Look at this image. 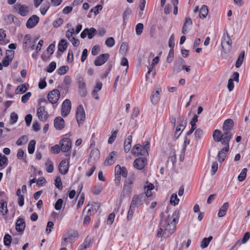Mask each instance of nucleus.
Segmentation results:
<instances>
[{"label": "nucleus", "instance_id": "nucleus-1", "mask_svg": "<svg viewBox=\"0 0 250 250\" xmlns=\"http://www.w3.org/2000/svg\"><path fill=\"white\" fill-rule=\"evenodd\" d=\"M163 215L164 213L162 212L160 214L161 219L160 228L157 230V236L167 238L174 232L176 229L179 218V211L176 210L173 213L171 216L168 215L165 218H162Z\"/></svg>", "mask_w": 250, "mask_h": 250}, {"label": "nucleus", "instance_id": "nucleus-2", "mask_svg": "<svg viewBox=\"0 0 250 250\" xmlns=\"http://www.w3.org/2000/svg\"><path fill=\"white\" fill-rule=\"evenodd\" d=\"M149 148V142L146 141L144 146L140 144H136L135 145L132 150L131 153L133 155H141V156H147L148 155V149Z\"/></svg>", "mask_w": 250, "mask_h": 250}, {"label": "nucleus", "instance_id": "nucleus-3", "mask_svg": "<svg viewBox=\"0 0 250 250\" xmlns=\"http://www.w3.org/2000/svg\"><path fill=\"white\" fill-rule=\"evenodd\" d=\"M213 138L215 142H220L222 145L229 144L230 140V136L227 132L222 134V132L219 129L213 131Z\"/></svg>", "mask_w": 250, "mask_h": 250}, {"label": "nucleus", "instance_id": "nucleus-4", "mask_svg": "<svg viewBox=\"0 0 250 250\" xmlns=\"http://www.w3.org/2000/svg\"><path fill=\"white\" fill-rule=\"evenodd\" d=\"M232 41L227 30L224 31L221 40V47L224 53L230 52L232 47Z\"/></svg>", "mask_w": 250, "mask_h": 250}, {"label": "nucleus", "instance_id": "nucleus-5", "mask_svg": "<svg viewBox=\"0 0 250 250\" xmlns=\"http://www.w3.org/2000/svg\"><path fill=\"white\" fill-rule=\"evenodd\" d=\"M13 10L15 12L23 17L28 15L29 12L28 6L19 3H17L13 6Z\"/></svg>", "mask_w": 250, "mask_h": 250}, {"label": "nucleus", "instance_id": "nucleus-6", "mask_svg": "<svg viewBox=\"0 0 250 250\" xmlns=\"http://www.w3.org/2000/svg\"><path fill=\"white\" fill-rule=\"evenodd\" d=\"M135 179L134 174H132L131 176H129L128 179H127L125 183L123 188L124 196L125 194L130 195L132 191L131 185L133 184V181Z\"/></svg>", "mask_w": 250, "mask_h": 250}, {"label": "nucleus", "instance_id": "nucleus-7", "mask_svg": "<svg viewBox=\"0 0 250 250\" xmlns=\"http://www.w3.org/2000/svg\"><path fill=\"white\" fill-rule=\"evenodd\" d=\"M76 118L79 126L83 125L85 118V112L82 105H79L77 108Z\"/></svg>", "mask_w": 250, "mask_h": 250}, {"label": "nucleus", "instance_id": "nucleus-8", "mask_svg": "<svg viewBox=\"0 0 250 250\" xmlns=\"http://www.w3.org/2000/svg\"><path fill=\"white\" fill-rule=\"evenodd\" d=\"M146 199V195L144 193H141L139 195H135L131 203V207L135 208L139 207L143 204Z\"/></svg>", "mask_w": 250, "mask_h": 250}, {"label": "nucleus", "instance_id": "nucleus-9", "mask_svg": "<svg viewBox=\"0 0 250 250\" xmlns=\"http://www.w3.org/2000/svg\"><path fill=\"white\" fill-rule=\"evenodd\" d=\"M60 98V92L58 89H53L50 91L47 95V99L52 104H56Z\"/></svg>", "mask_w": 250, "mask_h": 250}, {"label": "nucleus", "instance_id": "nucleus-10", "mask_svg": "<svg viewBox=\"0 0 250 250\" xmlns=\"http://www.w3.org/2000/svg\"><path fill=\"white\" fill-rule=\"evenodd\" d=\"M71 108V102L69 99L65 100L62 104L61 114L63 117H66L70 112Z\"/></svg>", "mask_w": 250, "mask_h": 250}, {"label": "nucleus", "instance_id": "nucleus-11", "mask_svg": "<svg viewBox=\"0 0 250 250\" xmlns=\"http://www.w3.org/2000/svg\"><path fill=\"white\" fill-rule=\"evenodd\" d=\"M233 126V122L232 120L228 119L225 121L223 126V130L224 133L227 132L229 136H230V140L232 138V134L230 132L231 130L232 129Z\"/></svg>", "mask_w": 250, "mask_h": 250}, {"label": "nucleus", "instance_id": "nucleus-12", "mask_svg": "<svg viewBox=\"0 0 250 250\" xmlns=\"http://www.w3.org/2000/svg\"><path fill=\"white\" fill-rule=\"evenodd\" d=\"M37 114L39 119L42 122H46L49 117L48 112L44 106H40L37 109Z\"/></svg>", "mask_w": 250, "mask_h": 250}, {"label": "nucleus", "instance_id": "nucleus-13", "mask_svg": "<svg viewBox=\"0 0 250 250\" xmlns=\"http://www.w3.org/2000/svg\"><path fill=\"white\" fill-rule=\"evenodd\" d=\"M60 144L61 151L64 152L68 151L71 147V141L69 138H63Z\"/></svg>", "mask_w": 250, "mask_h": 250}, {"label": "nucleus", "instance_id": "nucleus-14", "mask_svg": "<svg viewBox=\"0 0 250 250\" xmlns=\"http://www.w3.org/2000/svg\"><path fill=\"white\" fill-rule=\"evenodd\" d=\"M147 165V159L146 158H139L135 159L133 162L134 167L138 169H143Z\"/></svg>", "mask_w": 250, "mask_h": 250}, {"label": "nucleus", "instance_id": "nucleus-15", "mask_svg": "<svg viewBox=\"0 0 250 250\" xmlns=\"http://www.w3.org/2000/svg\"><path fill=\"white\" fill-rule=\"evenodd\" d=\"M223 145L225 146V147H224L221 150L219 151L217 155L218 161L220 163H222L224 161L226 157L227 153L229 149V144H224Z\"/></svg>", "mask_w": 250, "mask_h": 250}, {"label": "nucleus", "instance_id": "nucleus-16", "mask_svg": "<svg viewBox=\"0 0 250 250\" xmlns=\"http://www.w3.org/2000/svg\"><path fill=\"white\" fill-rule=\"evenodd\" d=\"M109 54L104 53L99 55L94 61V63L96 66H101L104 64L109 59Z\"/></svg>", "mask_w": 250, "mask_h": 250}, {"label": "nucleus", "instance_id": "nucleus-17", "mask_svg": "<svg viewBox=\"0 0 250 250\" xmlns=\"http://www.w3.org/2000/svg\"><path fill=\"white\" fill-rule=\"evenodd\" d=\"M39 21V17L37 15H33L27 21L26 26L27 28H32L35 27Z\"/></svg>", "mask_w": 250, "mask_h": 250}, {"label": "nucleus", "instance_id": "nucleus-18", "mask_svg": "<svg viewBox=\"0 0 250 250\" xmlns=\"http://www.w3.org/2000/svg\"><path fill=\"white\" fill-rule=\"evenodd\" d=\"M99 208V206L97 203H94L90 205L88 204L83 210V213L86 210L87 213L91 215L93 213H96Z\"/></svg>", "mask_w": 250, "mask_h": 250}, {"label": "nucleus", "instance_id": "nucleus-19", "mask_svg": "<svg viewBox=\"0 0 250 250\" xmlns=\"http://www.w3.org/2000/svg\"><path fill=\"white\" fill-rule=\"evenodd\" d=\"M54 127L58 130H62L65 125L64 120L61 117H57L54 119Z\"/></svg>", "mask_w": 250, "mask_h": 250}, {"label": "nucleus", "instance_id": "nucleus-20", "mask_svg": "<svg viewBox=\"0 0 250 250\" xmlns=\"http://www.w3.org/2000/svg\"><path fill=\"white\" fill-rule=\"evenodd\" d=\"M68 164V161L65 160H63L60 162L59 166V172L62 174L64 175L67 173L69 168Z\"/></svg>", "mask_w": 250, "mask_h": 250}, {"label": "nucleus", "instance_id": "nucleus-21", "mask_svg": "<svg viewBox=\"0 0 250 250\" xmlns=\"http://www.w3.org/2000/svg\"><path fill=\"white\" fill-rule=\"evenodd\" d=\"M115 172L116 174L122 175L123 177L126 178L127 175V170L125 167H121L119 165L116 166L115 167Z\"/></svg>", "mask_w": 250, "mask_h": 250}, {"label": "nucleus", "instance_id": "nucleus-22", "mask_svg": "<svg viewBox=\"0 0 250 250\" xmlns=\"http://www.w3.org/2000/svg\"><path fill=\"white\" fill-rule=\"evenodd\" d=\"M117 152L116 151H112L106 158L104 163V166H107L113 164L116 160L115 156Z\"/></svg>", "mask_w": 250, "mask_h": 250}, {"label": "nucleus", "instance_id": "nucleus-23", "mask_svg": "<svg viewBox=\"0 0 250 250\" xmlns=\"http://www.w3.org/2000/svg\"><path fill=\"white\" fill-rule=\"evenodd\" d=\"M25 222L24 219L19 218L16 223V229L18 232H22L25 229Z\"/></svg>", "mask_w": 250, "mask_h": 250}, {"label": "nucleus", "instance_id": "nucleus-24", "mask_svg": "<svg viewBox=\"0 0 250 250\" xmlns=\"http://www.w3.org/2000/svg\"><path fill=\"white\" fill-rule=\"evenodd\" d=\"M229 207V204L228 202H226L223 204L222 206L220 208L218 213V216L219 217H222L226 215L227 211L228 210Z\"/></svg>", "mask_w": 250, "mask_h": 250}, {"label": "nucleus", "instance_id": "nucleus-25", "mask_svg": "<svg viewBox=\"0 0 250 250\" xmlns=\"http://www.w3.org/2000/svg\"><path fill=\"white\" fill-rule=\"evenodd\" d=\"M186 124H187L186 122H184L183 121L179 122V124L176 128L175 133V136H176V135H177L176 138H178L179 137V136L180 135L182 131L185 128Z\"/></svg>", "mask_w": 250, "mask_h": 250}, {"label": "nucleus", "instance_id": "nucleus-26", "mask_svg": "<svg viewBox=\"0 0 250 250\" xmlns=\"http://www.w3.org/2000/svg\"><path fill=\"white\" fill-rule=\"evenodd\" d=\"M161 92V89L158 88L154 93H153L151 97V102L152 104H156L159 100L160 92Z\"/></svg>", "mask_w": 250, "mask_h": 250}, {"label": "nucleus", "instance_id": "nucleus-27", "mask_svg": "<svg viewBox=\"0 0 250 250\" xmlns=\"http://www.w3.org/2000/svg\"><path fill=\"white\" fill-rule=\"evenodd\" d=\"M31 43V36L29 34H26L25 35L24 39H23V48L24 50L27 49L30 44Z\"/></svg>", "mask_w": 250, "mask_h": 250}, {"label": "nucleus", "instance_id": "nucleus-28", "mask_svg": "<svg viewBox=\"0 0 250 250\" xmlns=\"http://www.w3.org/2000/svg\"><path fill=\"white\" fill-rule=\"evenodd\" d=\"M67 47V42L64 39H62L58 44V50L61 52H63Z\"/></svg>", "mask_w": 250, "mask_h": 250}, {"label": "nucleus", "instance_id": "nucleus-29", "mask_svg": "<svg viewBox=\"0 0 250 250\" xmlns=\"http://www.w3.org/2000/svg\"><path fill=\"white\" fill-rule=\"evenodd\" d=\"M0 212L3 215H5L8 212L7 203L4 200L0 201Z\"/></svg>", "mask_w": 250, "mask_h": 250}, {"label": "nucleus", "instance_id": "nucleus-30", "mask_svg": "<svg viewBox=\"0 0 250 250\" xmlns=\"http://www.w3.org/2000/svg\"><path fill=\"white\" fill-rule=\"evenodd\" d=\"M208 14V7L205 5L202 6L200 11H199V17L201 19H204L206 17Z\"/></svg>", "mask_w": 250, "mask_h": 250}, {"label": "nucleus", "instance_id": "nucleus-31", "mask_svg": "<svg viewBox=\"0 0 250 250\" xmlns=\"http://www.w3.org/2000/svg\"><path fill=\"white\" fill-rule=\"evenodd\" d=\"M245 56V52L243 51L241 52L239 54L238 58L235 63V67L236 68H239L240 67L241 64H242Z\"/></svg>", "mask_w": 250, "mask_h": 250}, {"label": "nucleus", "instance_id": "nucleus-32", "mask_svg": "<svg viewBox=\"0 0 250 250\" xmlns=\"http://www.w3.org/2000/svg\"><path fill=\"white\" fill-rule=\"evenodd\" d=\"M212 238L213 237L212 236H210L208 238H204L201 242V248L202 249L207 248Z\"/></svg>", "mask_w": 250, "mask_h": 250}, {"label": "nucleus", "instance_id": "nucleus-33", "mask_svg": "<svg viewBox=\"0 0 250 250\" xmlns=\"http://www.w3.org/2000/svg\"><path fill=\"white\" fill-rule=\"evenodd\" d=\"M250 238V232H246L243 236V237L242 239L241 242H240L239 240H238L237 241V242L236 243L235 245L234 246V247H235L236 245H241V244L246 243L249 240Z\"/></svg>", "mask_w": 250, "mask_h": 250}, {"label": "nucleus", "instance_id": "nucleus-34", "mask_svg": "<svg viewBox=\"0 0 250 250\" xmlns=\"http://www.w3.org/2000/svg\"><path fill=\"white\" fill-rule=\"evenodd\" d=\"M45 166H46V171L48 173H51L53 171L54 166L53 162L50 160L48 159L45 163Z\"/></svg>", "mask_w": 250, "mask_h": 250}, {"label": "nucleus", "instance_id": "nucleus-35", "mask_svg": "<svg viewBox=\"0 0 250 250\" xmlns=\"http://www.w3.org/2000/svg\"><path fill=\"white\" fill-rule=\"evenodd\" d=\"M36 141L32 140L29 142L28 146V152L29 154H33L35 151Z\"/></svg>", "mask_w": 250, "mask_h": 250}, {"label": "nucleus", "instance_id": "nucleus-36", "mask_svg": "<svg viewBox=\"0 0 250 250\" xmlns=\"http://www.w3.org/2000/svg\"><path fill=\"white\" fill-rule=\"evenodd\" d=\"M9 20L11 21L17 26H20L21 23L20 20L14 15L10 14L8 16Z\"/></svg>", "mask_w": 250, "mask_h": 250}, {"label": "nucleus", "instance_id": "nucleus-37", "mask_svg": "<svg viewBox=\"0 0 250 250\" xmlns=\"http://www.w3.org/2000/svg\"><path fill=\"white\" fill-rule=\"evenodd\" d=\"M247 169L244 168L242 169L241 172L238 177V180L239 182L243 181L246 178Z\"/></svg>", "mask_w": 250, "mask_h": 250}, {"label": "nucleus", "instance_id": "nucleus-38", "mask_svg": "<svg viewBox=\"0 0 250 250\" xmlns=\"http://www.w3.org/2000/svg\"><path fill=\"white\" fill-rule=\"evenodd\" d=\"M179 202V199L178 198L177 194L175 193L173 194L170 199L171 204L175 206L178 204Z\"/></svg>", "mask_w": 250, "mask_h": 250}, {"label": "nucleus", "instance_id": "nucleus-39", "mask_svg": "<svg viewBox=\"0 0 250 250\" xmlns=\"http://www.w3.org/2000/svg\"><path fill=\"white\" fill-rule=\"evenodd\" d=\"M63 237L64 240L65 241H67L68 243H72L76 240V236H74L73 235H71L70 233H66L64 234Z\"/></svg>", "mask_w": 250, "mask_h": 250}, {"label": "nucleus", "instance_id": "nucleus-40", "mask_svg": "<svg viewBox=\"0 0 250 250\" xmlns=\"http://www.w3.org/2000/svg\"><path fill=\"white\" fill-rule=\"evenodd\" d=\"M27 90V88L26 87L25 84H23L20 85H19L16 90V93L17 94L19 93H23L26 91Z\"/></svg>", "mask_w": 250, "mask_h": 250}, {"label": "nucleus", "instance_id": "nucleus-41", "mask_svg": "<svg viewBox=\"0 0 250 250\" xmlns=\"http://www.w3.org/2000/svg\"><path fill=\"white\" fill-rule=\"evenodd\" d=\"M88 30L89 31L87 34L88 38L91 39L97 34V31L93 27L88 28Z\"/></svg>", "mask_w": 250, "mask_h": 250}, {"label": "nucleus", "instance_id": "nucleus-42", "mask_svg": "<svg viewBox=\"0 0 250 250\" xmlns=\"http://www.w3.org/2000/svg\"><path fill=\"white\" fill-rule=\"evenodd\" d=\"M55 187L59 189L62 190L63 188L61 178L58 176L57 177L55 180Z\"/></svg>", "mask_w": 250, "mask_h": 250}, {"label": "nucleus", "instance_id": "nucleus-43", "mask_svg": "<svg viewBox=\"0 0 250 250\" xmlns=\"http://www.w3.org/2000/svg\"><path fill=\"white\" fill-rule=\"evenodd\" d=\"M144 29V25L142 23H138L135 27L136 33L137 35H140L142 34Z\"/></svg>", "mask_w": 250, "mask_h": 250}, {"label": "nucleus", "instance_id": "nucleus-44", "mask_svg": "<svg viewBox=\"0 0 250 250\" xmlns=\"http://www.w3.org/2000/svg\"><path fill=\"white\" fill-rule=\"evenodd\" d=\"M11 240H12L11 236L9 234H7L5 235V236L4 237V239H3V241H4V244L5 246H10L11 244Z\"/></svg>", "mask_w": 250, "mask_h": 250}, {"label": "nucleus", "instance_id": "nucleus-45", "mask_svg": "<svg viewBox=\"0 0 250 250\" xmlns=\"http://www.w3.org/2000/svg\"><path fill=\"white\" fill-rule=\"evenodd\" d=\"M68 70V67L67 66L63 65L60 67L57 70L58 73L59 75H64L65 74Z\"/></svg>", "mask_w": 250, "mask_h": 250}, {"label": "nucleus", "instance_id": "nucleus-46", "mask_svg": "<svg viewBox=\"0 0 250 250\" xmlns=\"http://www.w3.org/2000/svg\"><path fill=\"white\" fill-rule=\"evenodd\" d=\"M194 135L196 139L198 140L202 138L203 135V131L200 128H197L194 132Z\"/></svg>", "mask_w": 250, "mask_h": 250}, {"label": "nucleus", "instance_id": "nucleus-47", "mask_svg": "<svg viewBox=\"0 0 250 250\" xmlns=\"http://www.w3.org/2000/svg\"><path fill=\"white\" fill-rule=\"evenodd\" d=\"M105 43L107 46L111 47L115 44L114 39L112 37H109L106 40Z\"/></svg>", "mask_w": 250, "mask_h": 250}, {"label": "nucleus", "instance_id": "nucleus-48", "mask_svg": "<svg viewBox=\"0 0 250 250\" xmlns=\"http://www.w3.org/2000/svg\"><path fill=\"white\" fill-rule=\"evenodd\" d=\"M174 58V49L170 48L168 55L167 58V61L168 63H171Z\"/></svg>", "mask_w": 250, "mask_h": 250}, {"label": "nucleus", "instance_id": "nucleus-49", "mask_svg": "<svg viewBox=\"0 0 250 250\" xmlns=\"http://www.w3.org/2000/svg\"><path fill=\"white\" fill-rule=\"evenodd\" d=\"M56 67V63L55 62H52L46 68V71L49 73L52 72Z\"/></svg>", "mask_w": 250, "mask_h": 250}, {"label": "nucleus", "instance_id": "nucleus-50", "mask_svg": "<svg viewBox=\"0 0 250 250\" xmlns=\"http://www.w3.org/2000/svg\"><path fill=\"white\" fill-rule=\"evenodd\" d=\"M118 133V130H115L112 132V134L109 138L108 140V144H112L114 142L115 139L117 137V134Z\"/></svg>", "mask_w": 250, "mask_h": 250}, {"label": "nucleus", "instance_id": "nucleus-51", "mask_svg": "<svg viewBox=\"0 0 250 250\" xmlns=\"http://www.w3.org/2000/svg\"><path fill=\"white\" fill-rule=\"evenodd\" d=\"M73 34H74V29L71 28L68 29L66 32V37L68 39V40H71L73 36Z\"/></svg>", "mask_w": 250, "mask_h": 250}, {"label": "nucleus", "instance_id": "nucleus-52", "mask_svg": "<svg viewBox=\"0 0 250 250\" xmlns=\"http://www.w3.org/2000/svg\"><path fill=\"white\" fill-rule=\"evenodd\" d=\"M128 49V44L126 42H123L120 48V51L123 53H125L127 51Z\"/></svg>", "mask_w": 250, "mask_h": 250}, {"label": "nucleus", "instance_id": "nucleus-53", "mask_svg": "<svg viewBox=\"0 0 250 250\" xmlns=\"http://www.w3.org/2000/svg\"><path fill=\"white\" fill-rule=\"evenodd\" d=\"M100 50V46L99 45H95L92 48L91 54L93 56H96L98 54Z\"/></svg>", "mask_w": 250, "mask_h": 250}, {"label": "nucleus", "instance_id": "nucleus-54", "mask_svg": "<svg viewBox=\"0 0 250 250\" xmlns=\"http://www.w3.org/2000/svg\"><path fill=\"white\" fill-rule=\"evenodd\" d=\"M78 83L79 84V89H83L86 88V84L85 82L83 80V78L80 77L78 79Z\"/></svg>", "mask_w": 250, "mask_h": 250}, {"label": "nucleus", "instance_id": "nucleus-55", "mask_svg": "<svg viewBox=\"0 0 250 250\" xmlns=\"http://www.w3.org/2000/svg\"><path fill=\"white\" fill-rule=\"evenodd\" d=\"M63 204V200L62 199H59L55 204V208L56 210H60L62 208Z\"/></svg>", "mask_w": 250, "mask_h": 250}, {"label": "nucleus", "instance_id": "nucleus-56", "mask_svg": "<svg viewBox=\"0 0 250 250\" xmlns=\"http://www.w3.org/2000/svg\"><path fill=\"white\" fill-rule=\"evenodd\" d=\"M102 186L101 185H97L94 187L93 190V193L95 195H98L99 194L102 190Z\"/></svg>", "mask_w": 250, "mask_h": 250}, {"label": "nucleus", "instance_id": "nucleus-57", "mask_svg": "<svg viewBox=\"0 0 250 250\" xmlns=\"http://www.w3.org/2000/svg\"><path fill=\"white\" fill-rule=\"evenodd\" d=\"M18 119V116L15 112H12L10 115V122L11 124H15Z\"/></svg>", "mask_w": 250, "mask_h": 250}, {"label": "nucleus", "instance_id": "nucleus-58", "mask_svg": "<svg viewBox=\"0 0 250 250\" xmlns=\"http://www.w3.org/2000/svg\"><path fill=\"white\" fill-rule=\"evenodd\" d=\"M174 35L173 34H172L169 39L168 46L170 48L174 49Z\"/></svg>", "mask_w": 250, "mask_h": 250}, {"label": "nucleus", "instance_id": "nucleus-59", "mask_svg": "<svg viewBox=\"0 0 250 250\" xmlns=\"http://www.w3.org/2000/svg\"><path fill=\"white\" fill-rule=\"evenodd\" d=\"M0 166H2L4 165H7L8 162L7 158L4 155L1 156L0 155Z\"/></svg>", "mask_w": 250, "mask_h": 250}, {"label": "nucleus", "instance_id": "nucleus-60", "mask_svg": "<svg viewBox=\"0 0 250 250\" xmlns=\"http://www.w3.org/2000/svg\"><path fill=\"white\" fill-rule=\"evenodd\" d=\"M11 62V60L9 58V56L7 55L2 62V65L5 67L8 66Z\"/></svg>", "mask_w": 250, "mask_h": 250}, {"label": "nucleus", "instance_id": "nucleus-61", "mask_svg": "<svg viewBox=\"0 0 250 250\" xmlns=\"http://www.w3.org/2000/svg\"><path fill=\"white\" fill-rule=\"evenodd\" d=\"M61 149V147L59 145H56L54 146H52L51 148V151L53 153L58 154L60 152Z\"/></svg>", "mask_w": 250, "mask_h": 250}, {"label": "nucleus", "instance_id": "nucleus-62", "mask_svg": "<svg viewBox=\"0 0 250 250\" xmlns=\"http://www.w3.org/2000/svg\"><path fill=\"white\" fill-rule=\"evenodd\" d=\"M102 9V6L101 5H97L94 7L90 10L91 12H94L95 14H98L99 11Z\"/></svg>", "mask_w": 250, "mask_h": 250}, {"label": "nucleus", "instance_id": "nucleus-63", "mask_svg": "<svg viewBox=\"0 0 250 250\" xmlns=\"http://www.w3.org/2000/svg\"><path fill=\"white\" fill-rule=\"evenodd\" d=\"M31 96V93L30 92H27L25 94L23 95L21 97V102L23 103H25L29 100Z\"/></svg>", "mask_w": 250, "mask_h": 250}, {"label": "nucleus", "instance_id": "nucleus-64", "mask_svg": "<svg viewBox=\"0 0 250 250\" xmlns=\"http://www.w3.org/2000/svg\"><path fill=\"white\" fill-rule=\"evenodd\" d=\"M63 20L62 18H58L53 22V26L55 28L59 27L62 24Z\"/></svg>", "mask_w": 250, "mask_h": 250}]
</instances>
